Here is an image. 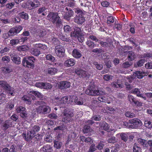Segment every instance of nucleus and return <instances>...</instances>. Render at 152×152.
Instances as JSON below:
<instances>
[{"mask_svg": "<svg viewBox=\"0 0 152 152\" xmlns=\"http://www.w3.org/2000/svg\"><path fill=\"white\" fill-rule=\"evenodd\" d=\"M48 19L50 21L57 27H62L61 19L56 12H50L47 16Z\"/></svg>", "mask_w": 152, "mask_h": 152, "instance_id": "obj_1", "label": "nucleus"}, {"mask_svg": "<svg viewBox=\"0 0 152 152\" xmlns=\"http://www.w3.org/2000/svg\"><path fill=\"white\" fill-rule=\"evenodd\" d=\"M123 124L128 128L137 129L140 128L142 124L140 120L134 118L129 120L128 122H124Z\"/></svg>", "mask_w": 152, "mask_h": 152, "instance_id": "obj_2", "label": "nucleus"}, {"mask_svg": "<svg viewBox=\"0 0 152 152\" xmlns=\"http://www.w3.org/2000/svg\"><path fill=\"white\" fill-rule=\"evenodd\" d=\"M40 129V128L38 126L34 125L32 127L31 130L28 131L26 134L23 133V137L26 140H30L33 137L36 132L39 131Z\"/></svg>", "mask_w": 152, "mask_h": 152, "instance_id": "obj_3", "label": "nucleus"}, {"mask_svg": "<svg viewBox=\"0 0 152 152\" xmlns=\"http://www.w3.org/2000/svg\"><path fill=\"white\" fill-rule=\"evenodd\" d=\"M62 114V121L66 123L70 122L72 117L73 116V112L67 109L64 110Z\"/></svg>", "mask_w": 152, "mask_h": 152, "instance_id": "obj_4", "label": "nucleus"}, {"mask_svg": "<svg viewBox=\"0 0 152 152\" xmlns=\"http://www.w3.org/2000/svg\"><path fill=\"white\" fill-rule=\"evenodd\" d=\"M85 93L88 95L96 96L104 94L105 93L102 91L96 90L95 87H90L89 89L86 90Z\"/></svg>", "mask_w": 152, "mask_h": 152, "instance_id": "obj_5", "label": "nucleus"}, {"mask_svg": "<svg viewBox=\"0 0 152 152\" xmlns=\"http://www.w3.org/2000/svg\"><path fill=\"white\" fill-rule=\"evenodd\" d=\"M35 59L32 56H26L24 57L22 64L26 67H31L33 66Z\"/></svg>", "mask_w": 152, "mask_h": 152, "instance_id": "obj_6", "label": "nucleus"}, {"mask_svg": "<svg viewBox=\"0 0 152 152\" xmlns=\"http://www.w3.org/2000/svg\"><path fill=\"white\" fill-rule=\"evenodd\" d=\"M0 86L2 87L4 89L7 91V92L12 96H14L15 93L14 89L11 87L5 81H0Z\"/></svg>", "mask_w": 152, "mask_h": 152, "instance_id": "obj_7", "label": "nucleus"}, {"mask_svg": "<svg viewBox=\"0 0 152 152\" xmlns=\"http://www.w3.org/2000/svg\"><path fill=\"white\" fill-rule=\"evenodd\" d=\"M36 110L39 113L46 114L50 113L51 111V109L49 106L43 104L37 107Z\"/></svg>", "mask_w": 152, "mask_h": 152, "instance_id": "obj_8", "label": "nucleus"}, {"mask_svg": "<svg viewBox=\"0 0 152 152\" xmlns=\"http://www.w3.org/2000/svg\"><path fill=\"white\" fill-rule=\"evenodd\" d=\"M40 5L39 2L37 0H34L33 1L28 0L26 3V7L32 9L39 7Z\"/></svg>", "mask_w": 152, "mask_h": 152, "instance_id": "obj_9", "label": "nucleus"}, {"mask_svg": "<svg viewBox=\"0 0 152 152\" xmlns=\"http://www.w3.org/2000/svg\"><path fill=\"white\" fill-rule=\"evenodd\" d=\"M64 48L61 45H57L55 47V54L57 56L63 57L64 56Z\"/></svg>", "mask_w": 152, "mask_h": 152, "instance_id": "obj_10", "label": "nucleus"}, {"mask_svg": "<svg viewBox=\"0 0 152 152\" xmlns=\"http://www.w3.org/2000/svg\"><path fill=\"white\" fill-rule=\"evenodd\" d=\"M23 28L20 26L12 28L8 32V35L9 36L14 35L15 34L19 33L22 29Z\"/></svg>", "mask_w": 152, "mask_h": 152, "instance_id": "obj_11", "label": "nucleus"}, {"mask_svg": "<svg viewBox=\"0 0 152 152\" xmlns=\"http://www.w3.org/2000/svg\"><path fill=\"white\" fill-rule=\"evenodd\" d=\"M148 74L146 72L143 71H137L134 73L133 75L131 76L132 80L135 79L136 77L139 79L142 78L144 76L147 75Z\"/></svg>", "mask_w": 152, "mask_h": 152, "instance_id": "obj_12", "label": "nucleus"}, {"mask_svg": "<svg viewBox=\"0 0 152 152\" xmlns=\"http://www.w3.org/2000/svg\"><path fill=\"white\" fill-rule=\"evenodd\" d=\"M10 56L12 61L16 64H20V58L15 53L10 54Z\"/></svg>", "mask_w": 152, "mask_h": 152, "instance_id": "obj_13", "label": "nucleus"}, {"mask_svg": "<svg viewBox=\"0 0 152 152\" xmlns=\"http://www.w3.org/2000/svg\"><path fill=\"white\" fill-rule=\"evenodd\" d=\"M58 88L61 89L66 88H69L70 86V83L66 81H61L58 83Z\"/></svg>", "mask_w": 152, "mask_h": 152, "instance_id": "obj_14", "label": "nucleus"}, {"mask_svg": "<svg viewBox=\"0 0 152 152\" xmlns=\"http://www.w3.org/2000/svg\"><path fill=\"white\" fill-rule=\"evenodd\" d=\"M32 95V99L33 100L35 99L36 98L34 95L37 96L40 99L43 97L42 95L38 91H32L29 92V95Z\"/></svg>", "mask_w": 152, "mask_h": 152, "instance_id": "obj_15", "label": "nucleus"}, {"mask_svg": "<svg viewBox=\"0 0 152 152\" xmlns=\"http://www.w3.org/2000/svg\"><path fill=\"white\" fill-rule=\"evenodd\" d=\"M65 10L66 11L64 15V18L66 20H69L70 18L72 17L73 14V12L70 8L69 9L66 7Z\"/></svg>", "mask_w": 152, "mask_h": 152, "instance_id": "obj_16", "label": "nucleus"}, {"mask_svg": "<svg viewBox=\"0 0 152 152\" xmlns=\"http://www.w3.org/2000/svg\"><path fill=\"white\" fill-rule=\"evenodd\" d=\"M68 100V98L67 96H65L61 99L57 97L55 99V102H57V104L58 105L65 104L67 103Z\"/></svg>", "mask_w": 152, "mask_h": 152, "instance_id": "obj_17", "label": "nucleus"}, {"mask_svg": "<svg viewBox=\"0 0 152 152\" xmlns=\"http://www.w3.org/2000/svg\"><path fill=\"white\" fill-rule=\"evenodd\" d=\"M130 92L131 93L136 95L137 96L141 97L144 100H146V99L144 94L142 93H140V89L138 88H135L131 91Z\"/></svg>", "mask_w": 152, "mask_h": 152, "instance_id": "obj_18", "label": "nucleus"}, {"mask_svg": "<svg viewBox=\"0 0 152 152\" xmlns=\"http://www.w3.org/2000/svg\"><path fill=\"white\" fill-rule=\"evenodd\" d=\"M74 31L73 32H72L71 34V36L72 37H76L83 34L82 33L81 30L80 28L78 27H76L74 28Z\"/></svg>", "mask_w": 152, "mask_h": 152, "instance_id": "obj_19", "label": "nucleus"}, {"mask_svg": "<svg viewBox=\"0 0 152 152\" xmlns=\"http://www.w3.org/2000/svg\"><path fill=\"white\" fill-rule=\"evenodd\" d=\"M58 71V69L55 67H48L45 70V72L51 75H54L57 73Z\"/></svg>", "mask_w": 152, "mask_h": 152, "instance_id": "obj_20", "label": "nucleus"}, {"mask_svg": "<svg viewBox=\"0 0 152 152\" xmlns=\"http://www.w3.org/2000/svg\"><path fill=\"white\" fill-rule=\"evenodd\" d=\"M85 21L83 15H76L75 17L74 21L77 24H82Z\"/></svg>", "mask_w": 152, "mask_h": 152, "instance_id": "obj_21", "label": "nucleus"}, {"mask_svg": "<svg viewBox=\"0 0 152 152\" xmlns=\"http://www.w3.org/2000/svg\"><path fill=\"white\" fill-rule=\"evenodd\" d=\"M52 147L49 145H44L40 149L41 152H52Z\"/></svg>", "mask_w": 152, "mask_h": 152, "instance_id": "obj_22", "label": "nucleus"}, {"mask_svg": "<svg viewBox=\"0 0 152 152\" xmlns=\"http://www.w3.org/2000/svg\"><path fill=\"white\" fill-rule=\"evenodd\" d=\"M75 63V60L73 58H70L65 61L64 64L67 67H70L74 66Z\"/></svg>", "mask_w": 152, "mask_h": 152, "instance_id": "obj_23", "label": "nucleus"}, {"mask_svg": "<svg viewBox=\"0 0 152 152\" xmlns=\"http://www.w3.org/2000/svg\"><path fill=\"white\" fill-rule=\"evenodd\" d=\"M72 56H73L76 58H80L82 55L81 53V51L77 49H74L72 52Z\"/></svg>", "mask_w": 152, "mask_h": 152, "instance_id": "obj_24", "label": "nucleus"}, {"mask_svg": "<svg viewBox=\"0 0 152 152\" xmlns=\"http://www.w3.org/2000/svg\"><path fill=\"white\" fill-rule=\"evenodd\" d=\"M15 148L14 145L11 146L10 149L7 147L3 148L1 151L0 149V152H15Z\"/></svg>", "mask_w": 152, "mask_h": 152, "instance_id": "obj_25", "label": "nucleus"}, {"mask_svg": "<svg viewBox=\"0 0 152 152\" xmlns=\"http://www.w3.org/2000/svg\"><path fill=\"white\" fill-rule=\"evenodd\" d=\"M80 138L82 141L88 143L89 144H91L93 142V140L90 137H86L84 136H82L80 137Z\"/></svg>", "mask_w": 152, "mask_h": 152, "instance_id": "obj_26", "label": "nucleus"}, {"mask_svg": "<svg viewBox=\"0 0 152 152\" xmlns=\"http://www.w3.org/2000/svg\"><path fill=\"white\" fill-rule=\"evenodd\" d=\"M36 33L37 35H39V37H41L45 36L46 34V32L44 29H38L36 30Z\"/></svg>", "mask_w": 152, "mask_h": 152, "instance_id": "obj_27", "label": "nucleus"}, {"mask_svg": "<svg viewBox=\"0 0 152 152\" xmlns=\"http://www.w3.org/2000/svg\"><path fill=\"white\" fill-rule=\"evenodd\" d=\"M31 99H32V95H29V93L28 94V96L24 95L22 98V100L29 104L31 102Z\"/></svg>", "mask_w": 152, "mask_h": 152, "instance_id": "obj_28", "label": "nucleus"}, {"mask_svg": "<svg viewBox=\"0 0 152 152\" xmlns=\"http://www.w3.org/2000/svg\"><path fill=\"white\" fill-rule=\"evenodd\" d=\"M35 46L37 48H40V50L44 51L45 52H46L48 50V47L45 45L41 44H35Z\"/></svg>", "mask_w": 152, "mask_h": 152, "instance_id": "obj_29", "label": "nucleus"}, {"mask_svg": "<svg viewBox=\"0 0 152 152\" xmlns=\"http://www.w3.org/2000/svg\"><path fill=\"white\" fill-rule=\"evenodd\" d=\"M1 71L4 74L9 73L12 71V69L10 68L7 66L3 67L1 68Z\"/></svg>", "mask_w": 152, "mask_h": 152, "instance_id": "obj_30", "label": "nucleus"}, {"mask_svg": "<svg viewBox=\"0 0 152 152\" xmlns=\"http://www.w3.org/2000/svg\"><path fill=\"white\" fill-rule=\"evenodd\" d=\"M84 101V100L83 98L81 97L78 98L76 96L75 99L74 101V102L76 104L81 105L83 104Z\"/></svg>", "mask_w": 152, "mask_h": 152, "instance_id": "obj_31", "label": "nucleus"}, {"mask_svg": "<svg viewBox=\"0 0 152 152\" xmlns=\"http://www.w3.org/2000/svg\"><path fill=\"white\" fill-rule=\"evenodd\" d=\"M112 87L113 88H118L119 87L122 88L124 86L123 84H120L119 81L118 80L117 82H114L111 83Z\"/></svg>", "mask_w": 152, "mask_h": 152, "instance_id": "obj_32", "label": "nucleus"}, {"mask_svg": "<svg viewBox=\"0 0 152 152\" xmlns=\"http://www.w3.org/2000/svg\"><path fill=\"white\" fill-rule=\"evenodd\" d=\"M137 141L139 144L142 145L143 147H148L147 142L146 140L139 138L137 139Z\"/></svg>", "mask_w": 152, "mask_h": 152, "instance_id": "obj_33", "label": "nucleus"}, {"mask_svg": "<svg viewBox=\"0 0 152 152\" xmlns=\"http://www.w3.org/2000/svg\"><path fill=\"white\" fill-rule=\"evenodd\" d=\"M12 125V122L8 121H6L3 124V128L4 130H6Z\"/></svg>", "mask_w": 152, "mask_h": 152, "instance_id": "obj_34", "label": "nucleus"}, {"mask_svg": "<svg viewBox=\"0 0 152 152\" xmlns=\"http://www.w3.org/2000/svg\"><path fill=\"white\" fill-rule=\"evenodd\" d=\"M30 53L33 55L38 56L40 53V51L38 49L32 48L30 50Z\"/></svg>", "mask_w": 152, "mask_h": 152, "instance_id": "obj_35", "label": "nucleus"}, {"mask_svg": "<svg viewBox=\"0 0 152 152\" xmlns=\"http://www.w3.org/2000/svg\"><path fill=\"white\" fill-rule=\"evenodd\" d=\"M120 135L121 139L125 142H126L128 140V136L125 133H121L118 134L116 135L117 136Z\"/></svg>", "mask_w": 152, "mask_h": 152, "instance_id": "obj_36", "label": "nucleus"}, {"mask_svg": "<svg viewBox=\"0 0 152 152\" xmlns=\"http://www.w3.org/2000/svg\"><path fill=\"white\" fill-rule=\"evenodd\" d=\"M128 58L129 60L132 61L135 57V55L134 53L132 51H129L128 52Z\"/></svg>", "mask_w": 152, "mask_h": 152, "instance_id": "obj_37", "label": "nucleus"}, {"mask_svg": "<svg viewBox=\"0 0 152 152\" xmlns=\"http://www.w3.org/2000/svg\"><path fill=\"white\" fill-rule=\"evenodd\" d=\"M145 59H142L139 60L136 64H135L134 66L137 67L142 66L145 62Z\"/></svg>", "mask_w": 152, "mask_h": 152, "instance_id": "obj_38", "label": "nucleus"}, {"mask_svg": "<svg viewBox=\"0 0 152 152\" xmlns=\"http://www.w3.org/2000/svg\"><path fill=\"white\" fill-rule=\"evenodd\" d=\"M111 41L109 39H107V40L105 42L101 41L99 42L100 44L102 47L107 46L111 44Z\"/></svg>", "mask_w": 152, "mask_h": 152, "instance_id": "obj_39", "label": "nucleus"}, {"mask_svg": "<svg viewBox=\"0 0 152 152\" xmlns=\"http://www.w3.org/2000/svg\"><path fill=\"white\" fill-rule=\"evenodd\" d=\"M133 151V152H142L141 148L136 143H134V145Z\"/></svg>", "mask_w": 152, "mask_h": 152, "instance_id": "obj_40", "label": "nucleus"}, {"mask_svg": "<svg viewBox=\"0 0 152 152\" xmlns=\"http://www.w3.org/2000/svg\"><path fill=\"white\" fill-rule=\"evenodd\" d=\"M18 15L19 16L25 20H27L28 18V14L25 13L24 12L19 13Z\"/></svg>", "mask_w": 152, "mask_h": 152, "instance_id": "obj_41", "label": "nucleus"}, {"mask_svg": "<svg viewBox=\"0 0 152 152\" xmlns=\"http://www.w3.org/2000/svg\"><path fill=\"white\" fill-rule=\"evenodd\" d=\"M92 131V129L90 127L87 125L85 126L83 129V132L84 133L91 132Z\"/></svg>", "mask_w": 152, "mask_h": 152, "instance_id": "obj_42", "label": "nucleus"}, {"mask_svg": "<svg viewBox=\"0 0 152 152\" xmlns=\"http://www.w3.org/2000/svg\"><path fill=\"white\" fill-rule=\"evenodd\" d=\"M17 49L19 51H25L28 49V48L26 45H22L18 47Z\"/></svg>", "mask_w": 152, "mask_h": 152, "instance_id": "obj_43", "label": "nucleus"}, {"mask_svg": "<svg viewBox=\"0 0 152 152\" xmlns=\"http://www.w3.org/2000/svg\"><path fill=\"white\" fill-rule=\"evenodd\" d=\"M14 104L13 102H9L6 105V108L8 110H10L14 108Z\"/></svg>", "mask_w": 152, "mask_h": 152, "instance_id": "obj_44", "label": "nucleus"}, {"mask_svg": "<svg viewBox=\"0 0 152 152\" xmlns=\"http://www.w3.org/2000/svg\"><path fill=\"white\" fill-rule=\"evenodd\" d=\"M144 124L145 126L148 128H152V123L150 121L148 120H145V121Z\"/></svg>", "mask_w": 152, "mask_h": 152, "instance_id": "obj_45", "label": "nucleus"}, {"mask_svg": "<svg viewBox=\"0 0 152 152\" xmlns=\"http://www.w3.org/2000/svg\"><path fill=\"white\" fill-rule=\"evenodd\" d=\"M54 147L57 149L60 148L62 145V143L59 141H55L54 142Z\"/></svg>", "mask_w": 152, "mask_h": 152, "instance_id": "obj_46", "label": "nucleus"}, {"mask_svg": "<svg viewBox=\"0 0 152 152\" xmlns=\"http://www.w3.org/2000/svg\"><path fill=\"white\" fill-rule=\"evenodd\" d=\"M25 107L22 106L18 107H17L16 109L17 112L18 113H20V114H21L23 111H25Z\"/></svg>", "mask_w": 152, "mask_h": 152, "instance_id": "obj_47", "label": "nucleus"}, {"mask_svg": "<svg viewBox=\"0 0 152 152\" xmlns=\"http://www.w3.org/2000/svg\"><path fill=\"white\" fill-rule=\"evenodd\" d=\"M46 58L47 60L51 62H54L55 60V58L50 54L47 55L46 56Z\"/></svg>", "mask_w": 152, "mask_h": 152, "instance_id": "obj_48", "label": "nucleus"}, {"mask_svg": "<svg viewBox=\"0 0 152 152\" xmlns=\"http://www.w3.org/2000/svg\"><path fill=\"white\" fill-rule=\"evenodd\" d=\"M10 61V57L8 56H5L1 58V61L4 63H8Z\"/></svg>", "mask_w": 152, "mask_h": 152, "instance_id": "obj_49", "label": "nucleus"}, {"mask_svg": "<svg viewBox=\"0 0 152 152\" xmlns=\"http://www.w3.org/2000/svg\"><path fill=\"white\" fill-rule=\"evenodd\" d=\"M77 136V134L75 132H72L68 136L69 140H70L72 139H74Z\"/></svg>", "mask_w": 152, "mask_h": 152, "instance_id": "obj_50", "label": "nucleus"}, {"mask_svg": "<svg viewBox=\"0 0 152 152\" xmlns=\"http://www.w3.org/2000/svg\"><path fill=\"white\" fill-rule=\"evenodd\" d=\"M113 76L108 74L104 75L103 78L106 81H109L113 79Z\"/></svg>", "mask_w": 152, "mask_h": 152, "instance_id": "obj_51", "label": "nucleus"}, {"mask_svg": "<svg viewBox=\"0 0 152 152\" xmlns=\"http://www.w3.org/2000/svg\"><path fill=\"white\" fill-rule=\"evenodd\" d=\"M86 44L90 48H93L94 47V44L92 41L90 40H88L86 42Z\"/></svg>", "mask_w": 152, "mask_h": 152, "instance_id": "obj_52", "label": "nucleus"}, {"mask_svg": "<svg viewBox=\"0 0 152 152\" xmlns=\"http://www.w3.org/2000/svg\"><path fill=\"white\" fill-rule=\"evenodd\" d=\"M125 115L128 117L132 118L135 117V114L130 112L128 111L125 113Z\"/></svg>", "mask_w": 152, "mask_h": 152, "instance_id": "obj_53", "label": "nucleus"}, {"mask_svg": "<svg viewBox=\"0 0 152 152\" xmlns=\"http://www.w3.org/2000/svg\"><path fill=\"white\" fill-rule=\"evenodd\" d=\"M114 20L112 16H109L107 18V23L108 24L113 23L114 22Z\"/></svg>", "mask_w": 152, "mask_h": 152, "instance_id": "obj_54", "label": "nucleus"}, {"mask_svg": "<svg viewBox=\"0 0 152 152\" xmlns=\"http://www.w3.org/2000/svg\"><path fill=\"white\" fill-rule=\"evenodd\" d=\"M83 70L82 69L77 68L75 69V72L76 74L79 75V76L81 77L82 72H83Z\"/></svg>", "mask_w": 152, "mask_h": 152, "instance_id": "obj_55", "label": "nucleus"}, {"mask_svg": "<svg viewBox=\"0 0 152 152\" xmlns=\"http://www.w3.org/2000/svg\"><path fill=\"white\" fill-rule=\"evenodd\" d=\"M94 64L96 69L99 70L103 68V65L98 64L96 62H94Z\"/></svg>", "mask_w": 152, "mask_h": 152, "instance_id": "obj_56", "label": "nucleus"}, {"mask_svg": "<svg viewBox=\"0 0 152 152\" xmlns=\"http://www.w3.org/2000/svg\"><path fill=\"white\" fill-rule=\"evenodd\" d=\"M6 95L3 93H1L0 94V104L4 102L5 100V98Z\"/></svg>", "mask_w": 152, "mask_h": 152, "instance_id": "obj_57", "label": "nucleus"}, {"mask_svg": "<svg viewBox=\"0 0 152 152\" xmlns=\"http://www.w3.org/2000/svg\"><path fill=\"white\" fill-rule=\"evenodd\" d=\"M52 87L51 85L50 84L47 83H44V88L46 89H50Z\"/></svg>", "mask_w": 152, "mask_h": 152, "instance_id": "obj_58", "label": "nucleus"}, {"mask_svg": "<svg viewBox=\"0 0 152 152\" xmlns=\"http://www.w3.org/2000/svg\"><path fill=\"white\" fill-rule=\"evenodd\" d=\"M64 29L65 32H69L71 30V28L68 25H66L64 26Z\"/></svg>", "mask_w": 152, "mask_h": 152, "instance_id": "obj_59", "label": "nucleus"}, {"mask_svg": "<svg viewBox=\"0 0 152 152\" xmlns=\"http://www.w3.org/2000/svg\"><path fill=\"white\" fill-rule=\"evenodd\" d=\"M108 142L110 143H114L116 142V140L114 137L109 138L107 140Z\"/></svg>", "mask_w": 152, "mask_h": 152, "instance_id": "obj_60", "label": "nucleus"}, {"mask_svg": "<svg viewBox=\"0 0 152 152\" xmlns=\"http://www.w3.org/2000/svg\"><path fill=\"white\" fill-rule=\"evenodd\" d=\"M102 127L103 129L104 130L107 131L109 129L110 126L108 124L106 123H104L103 124Z\"/></svg>", "mask_w": 152, "mask_h": 152, "instance_id": "obj_61", "label": "nucleus"}, {"mask_svg": "<svg viewBox=\"0 0 152 152\" xmlns=\"http://www.w3.org/2000/svg\"><path fill=\"white\" fill-rule=\"evenodd\" d=\"M45 140L48 142H50L52 141V137L50 135H47L45 137Z\"/></svg>", "mask_w": 152, "mask_h": 152, "instance_id": "obj_62", "label": "nucleus"}, {"mask_svg": "<svg viewBox=\"0 0 152 152\" xmlns=\"http://www.w3.org/2000/svg\"><path fill=\"white\" fill-rule=\"evenodd\" d=\"M96 150L94 144H92L90 146L89 150V152H93Z\"/></svg>", "mask_w": 152, "mask_h": 152, "instance_id": "obj_63", "label": "nucleus"}, {"mask_svg": "<svg viewBox=\"0 0 152 152\" xmlns=\"http://www.w3.org/2000/svg\"><path fill=\"white\" fill-rule=\"evenodd\" d=\"M145 67L148 69H152V62H148L145 64Z\"/></svg>", "mask_w": 152, "mask_h": 152, "instance_id": "obj_64", "label": "nucleus"}]
</instances>
